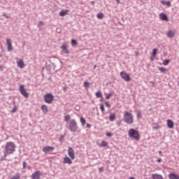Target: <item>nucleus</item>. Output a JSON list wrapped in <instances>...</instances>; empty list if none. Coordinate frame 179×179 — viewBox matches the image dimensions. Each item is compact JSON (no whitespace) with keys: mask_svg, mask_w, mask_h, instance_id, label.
Here are the masks:
<instances>
[{"mask_svg":"<svg viewBox=\"0 0 179 179\" xmlns=\"http://www.w3.org/2000/svg\"><path fill=\"white\" fill-rule=\"evenodd\" d=\"M15 149H16V145L13 142H7L5 146V156L12 155L15 152Z\"/></svg>","mask_w":179,"mask_h":179,"instance_id":"1","label":"nucleus"},{"mask_svg":"<svg viewBox=\"0 0 179 179\" xmlns=\"http://www.w3.org/2000/svg\"><path fill=\"white\" fill-rule=\"evenodd\" d=\"M124 122L127 124L128 125H131V124H134V115L132 113L124 111Z\"/></svg>","mask_w":179,"mask_h":179,"instance_id":"2","label":"nucleus"},{"mask_svg":"<svg viewBox=\"0 0 179 179\" xmlns=\"http://www.w3.org/2000/svg\"><path fill=\"white\" fill-rule=\"evenodd\" d=\"M128 135L129 138H131V139H134V141H139V139H141V135L139 134V131L134 129H130L128 131Z\"/></svg>","mask_w":179,"mask_h":179,"instance_id":"3","label":"nucleus"},{"mask_svg":"<svg viewBox=\"0 0 179 179\" xmlns=\"http://www.w3.org/2000/svg\"><path fill=\"white\" fill-rule=\"evenodd\" d=\"M44 101L48 104H51L54 101V95L52 94L48 93L43 96Z\"/></svg>","mask_w":179,"mask_h":179,"instance_id":"4","label":"nucleus"},{"mask_svg":"<svg viewBox=\"0 0 179 179\" xmlns=\"http://www.w3.org/2000/svg\"><path fill=\"white\" fill-rule=\"evenodd\" d=\"M69 129L71 132H76L78 131V124H76V121L75 120H71L69 124Z\"/></svg>","mask_w":179,"mask_h":179,"instance_id":"5","label":"nucleus"},{"mask_svg":"<svg viewBox=\"0 0 179 179\" xmlns=\"http://www.w3.org/2000/svg\"><path fill=\"white\" fill-rule=\"evenodd\" d=\"M120 76L123 80H125V82H129L131 80V77L129 76V74L127 73L125 71H121L120 72Z\"/></svg>","mask_w":179,"mask_h":179,"instance_id":"6","label":"nucleus"},{"mask_svg":"<svg viewBox=\"0 0 179 179\" xmlns=\"http://www.w3.org/2000/svg\"><path fill=\"white\" fill-rule=\"evenodd\" d=\"M20 92L21 94L24 96V97H26L27 99V97H29V93H27V91H26V88H24V85H20Z\"/></svg>","mask_w":179,"mask_h":179,"instance_id":"7","label":"nucleus"},{"mask_svg":"<svg viewBox=\"0 0 179 179\" xmlns=\"http://www.w3.org/2000/svg\"><path fill=\"white\" fill-rule=\"evenodd\" d=\"M7 50L9 52L13 51V47L12 46V41L10 39H6Z\"/></svg>","mask_w":179,"mask_h":179,"instance_id":"8","label":"nucleus"},{"mask_svg":"<svg viewBox=\"0 0 179 179\" xmlns=\"http://www.w3.org/2000/svg\"><path fill=\"white\" fill-rule=\"evenodd\" d=\"M68 155L71 160L75 159V152L73 151V148L69 147L68 150Z\"/></svg>","mask_w":179,"mask_h":179,"instance_id":"9","label":"nucleus"},{"mask_svg":"<svg viewBox=\"0 0 179 179\" xmlns=\"http://www.w3.org/2000/svg\"><path fill=\"white\" fill-rule=\"evenodd\" d=\"M54 149H55L54 147L47 145L43 147V152H44V153H48V152H52Z\"/></svg>","mask_w":179,"mask_h":179,"instance_id":"10","label":"nucleus"},{"mask_svg":"<svg viewBox=\"0 0 179 179\" xmlns=\"http://www.w3.org/2000/svg\"><path fill=\"white\" fill-rule=\"evenodd\" d=\"M166 125L169 129H173V128H174V122H173L171 120H167Z\"/></svg>","mask_w":179,"mask_h":179,"instance_id":"11","label":"nucleus"},{"mask_svg":"<svg viewBox=\"0 0 179 179\" xmlns=\"http://www.w3.org/2000/svg\"><path fill=\"white\" fill-rule=\"evenodd\" d=\"M40 176H41V172L37 171L32 174L31 179H40Z\"/></svg>","mask_w":179,"mask_h":179,"instance_id":"12","label":"nucleus"},{"mask_svg":"<svg viewBox=\"0 0 179 179\" xmlns=\"http://www.w3.org/2000/svg\"><path fill=\"white\" fill-rule=\"evenodd\" d=\"M17 65L18 68L23 69V68H24V62H23V59H20L17 61Z\"/></svg>","mask_w":179,"mask_h":179,"instance_id":"13","label":"nucleus"},{"mask_svg":"<svg viewBox=\"0 0 179 179\" xmlns=\"http://www.w3.org/2000/svg\"><path fill=\"white\" fill-rule=\"evenodd\" d=\"M159 19L164 20V22H169V17L165 13H161L159 14Z\"/></svg>","mask_w":179,"mask_h":179,"instance_id":"14","label":"nucleus"},{"mask_svg":"<svg viewBox=\"0 0 179 179\" xmlns=\"http://www.w3.org/2000/svg\"><path fill=\"white\" fill-rule=\"evenodd\" d=\"M166 36L169 38H171L174 37V36H176V32L173 30L168 31L166 32Z\"/></svg>","mask_w":179,"mask_h":179,"instance_id":"15","label":"nucleus"},{"mask_svg":"<svg viewBox=\"0 0 179 179\" xmlns=\"http://www.w3.org/2000/svg\"><path fill=\"white\" fill-rule=\"evenodd\" d=\"M64 164H71L72 163V159L68 157H65L63 160Z\"/></svg>","mask_w":179,"mask_h":179,"instance_id":"16","label":"nucleus"},{"mask_svg":"<svg viewBox=\"0 0 179 179\" xmlns=\"http://www.w3.org/2000/svg\"><path fill=\"white\" fill-rule=\"evenodd\" d=\"M108 143L105 141H102L101 143H97V145L99 146V148H106V146H108Z\"/></svg>","mask_w":179,"mask_h":179,"instance_id":"17","label":"nucleus"},{"mask_svg":"<svg viewBox=\"0 0 179 179\" xmlns=\"http://www.w3.org/2000/svg\"><path fill=\"white\" fill-rule=\"evenodd\" d=\"M169 178L170 179H179V176L178 174H176V173H170L169 175Z\"/></svg>","mask_w":179,"mask_h":179,"instance_id":"18","label":"nucleus"},{"mask_svg":"<svg viewBox=\"0 0 179 179\" xmlns=\"http://www.w3.org/2000/svg\"><path fill=\"white\" fill-rule=\"evenodd\" d=\"M41 108L43 113H44V114H47V113H48V108L47 107L46 105H42Z\"/></svg>","mask_w":179,"mask_h":179,"instance_id":"19","label":"nucleus"},{"mask_svg":"<svg viewBox=\"0 0 179 179\" xmlns=\"http://www.w3.org/2000/svg\"><path fill=\"white\" fill-rule=\"evenodd\" d=\"M61 49L62 50V51H64V52H65L66 54H69V51L68 50V48H66L65 44H63L61 46Z\"/></svg>","mask_w":179,"mask_h":179,"instance_id":"20","label":"nucleus"},{"mask_svg":"<svg viewBox=\"0 0 179 179\" xmlns=\"http://www.w3.org/2000/svg\"><path fill=\"white\" fill-rule=\"evenodd\" d=\"M152 179H163V176L159 174H152Z\"/></svg>","mask_w":179,"mask_h":179,"instance_id":"21","label":"nucleus"},{"mask_svg":"<svg viewBox=\"0 0 179 179\" xmlns=\"http://www.w3.org/2000/svg\"><path fill=\"white\" fill-rule=\"evenodd\" d=\"M69 12V10H62L60 13H59V16H65L66 15H68V13Z\"/></svg>","mask_w":179,"mask_h":179,"instance_id":"22","label":"nucleus"},{"mask_svg":"<svg viewBox=\"0 0 179 179\" xmlns=\"http://www.w3.org/2000/svg\"><path fill=\"white\" fill-rule=\"evenodd\" d=\"M161 3L162 5H166V6H168V8H170V6H171V3L170 1H162L161 2Z\"/></svg>","mask_w":179,"mask_h":179,"instance_id":"23","label":"nucleus"},{"mask_svg":"<svg viewBox=\"0 0 179 179\" xmlns=\"http://www.w3.org/2000/svg\"><path fill=\"white\" fill-rule=\"evenodd\" d=\"M110 121H114L115 120V113H110L109 116Z\"/></svg>","mask_w":179,"mask_h":179,"instance_id":"24","label":"nucleus"},{"mask_svg":"<svg viewBox=\"0 0 179 179\" xmlns=\"http://www.w3.org/2000/svg\"><path fill=\"white\" fill-rule=\"evenodd\" d=\"M159 71L162 72V73H164L165 72H167V70L164 67H159Z\"/></svg>","mask_w":179,"mask_h":179,"instance_id":"25","label":"nucleus"},{"mask_svg":"<svg viewBox=\"0 0 179 179\" xmlns=\"http://www.w3.org/2000/svg\"><path fill=\"white\" fill-rule=\"evenodd\" d=\"M95 96L97 98H100L103 96V94H101V92L99 91V92H96Z\"/></svg>","mask_w":179,"mask_h":179,"instance_id":"26","label":"nucleus"},{"mask_svg":"<svg viewBox=\"0 0 179 179\" xmlns=\"http://www.w3.org/2000/svg\"><path fill=\"white\" fill-rule=\"evenodd\" d=\"M80 120L83 127H85V124H86V120H85L83 117H80Z\"/></svg>","mask_w":179,"mask_h":179,"instance_id":"27","label":"nucleus"},{"mask_svg":"<svg viewBox=\"0 0 179 179\" xmlns=\"http://www.w3.org/2000/svg\"><path fill=\"white\" fill-rule=\"evenodd\" d=\"M103 17H104V14L99 13L97 14V18L98 19H103Z\"/></svg>","mask_w":179,"mask_h":179,"instance_id":"28","label":"nucleus"},{"mask_svg":"<svg viewBox=\"0 0 179 179\" xmlns=\"http://www.w3.org/2000/svg\"><path fill=\"white\" fill-rule=\"evenodd\" d=\"M157 51H158V50H157V48L153 49L152 53L151 55H152V56H154V57H156V55H157Z\"/></svg>","mask_w":179,"mask_h":179,"instance_id":"29","label":"nucleus"},{"mask_svg":"<svg viewBox=\"0 0 179 179\" xmlns=\"http://www.w3.org/2000/svg\"><path fill=\"white\" fill-rule=\"evenodd\" d=\"M69 120H71V115H67L66 116H64V121L66 122L68 121H69Z\"/></svg>","mask_w":179,"mask_h":179,"instance_id":"30","label":"nucleus"},{"mask_svg":"<svg viewBox=\"0 0 179 179\" xmlns=\"http://www.w3.org/2000/svg\"><path fill=\"white\" fill-rule=\"evenodd\" d=\"M10 179H20V175L16 174V175L13 176V177H11Z\"/></svg>","mask_w":179,"mask_h":179,"instance_id":"31","label":"nucleus"},{"mask_svg":"<svg viewBox=\"0 0 179 179\" xmlns=\"http://www.w3.org/2000/svg\"><path fill=\"white\" fill-rule=\"evenodd\" d=\"M71 45H78V42L75 39L71 40Z\"/></svg>","mask_w":179,"mask_h":179,"instance_id":"32","label":"nucleus"},{"mask_svg":"<svg viewBox=\"0 0 179 179\" xmlns=\"http://www.w3.org/2000/svg\"><path fill=\"white\" fill-rule=\"evenodd\" d=\"M85 87H90V83L89 82H84Z\"/></svg>","mask_w":179,"mask_h":179,"instance_id":"33","label":"nucleus"},{"mask_svg":"<svg viewBox=\"0 0 179 179\" xmlns=\"http://www.w3.org/2000/svg\"><path fill=\"white\" fill-rule=\"evenodd\" d=\"M100 110L102 113H104V111H106V109L104 108V105H101L100 106Z\"/></svg>","mask_w":179,"mask_h":179,"instance_id":"34","label":"nucleus"},{"mask_svg":"<svg viewBox=\"0 0 179 179\" xmlns=\"http://www.w3.org/2000/svg\"><path fill=\"white\" fill-rule=\"evenodd\" d=\"M169 63H170V60H164L163 62V64L165 66L169 65Z\"/></svg>","mask_w":179,"mask_h":179,"instance_id":"35","label":"nucleus"},{"mask_svg":"<svg viewBox=\"0 0 179 179\" xmlns=\"http://www.w3.org/2000/svg\"><path fill=\"white\" fill-rule=\"evenodd\" d=\"M111 96H113V94L111 93L106 94V100H108L110 97H111Z\"/></svg>","mask_w":179,"mask_h":179,"instance_id":"36","label":"nucleus"},{"mask_svg":"<svg viewBox=\"0 0 179 179\" xmlns=\"http://www.w3.org/2000/svg\"><path fill=\"white\" fill-rule=\"evenodd\" d=\"M16 111H17V106H14L11 113H16Z\"/></svg>","mask_w":179,"mask_h":179,"instance_id":"37","label":"nucleus"},{"mask_svg":"<svg viewBox=\"0 0 179 179\" xmlns=\"http://www.w3.org/2000/svg\"><path fill=\"white\" fill-rule=\"evenodd\" d=\"M155 58H156V56H153L152 55H151L150 57V59L151 61H155Z\"/></svg>","mask_w":179,"mask_h":179,"instance_id":"38","label":"nucleus"},{"mask_svg":"<svg viewBox=\"0 0 179 179\" xmlns=\"http://www.w3.org/2000/svg\"><path fill=\"white\" fill-rule=\"evenodd\" d=\"M152 128L153 129H159V125L155 124Z\"/></svg>","mask_w":179,"mask_h":179,"instance_id":"39","label":"nucleus"},{"mask_svg":"<svg viewBox=\"0 0 179 179\" xmlns=\"http://www.w3.org/2000/svg\"><path fill=\"white\" fill-rule=\"evenodd\" d=\"M106 136H108V137H111V136H113V133H111V132H109V133H107L106 134Z\"/></svg>","mask_w":179,"mask_h":179,"instance_id":"40","label":"nucleus"},{"mask_svg":"<svg viewBox=\"0 0 179 179\" xmlns=\"http://www.w3.org/2000/svg\"><path fill=\"white\" fill-rule=\"evenodd\" d=\"M105 104H106V106L108 108H110V107H111V105H110L109 104V103L108 102H105Z\"/></svg>","mask_w":179,"mask_h":179,"instance_id":"41","label":"nucleus"},{"mask_svg":"<svg viewBox=\"0 0 179 179\" xmlns=\"http://www.w3.org/2000/svg\"><path fill=\"white\" fill-rule=\"evenodd\" d=\"M141 111L137 112V118H141Z\"/></svg>","mask_w":179,"mask_h":179,"instance_id":"42","label":"nucleus"},{"mask_svg":"<svg viewBox=\"0 0 179 179\" xmlns=\"http://www.w3.org/2000/svg\"><path fill=\"white\" fill-rule=\"evenodd\" d=\"M99 173H103V171H104V169L103 167L99 168Z\"/></svg>","mask_w":179,"mask_h":179,"instance_id":"43","label":"nucleus"},{"mask_svg":"<svg viewBox=\"0 0 179 179\" xmlns=\"http://www.w3.org/2000/svg\"><path fill=\"white\" fill-rule=\"evenodd\" d=\"M87 128H92V124L87 123Z\"/></svg>","mask_w":179,"mask_h":179,"instance_id":"44","label":"nucleus"},{"mask_svg":"<svg viewBox=\"0 0 179 179\" xmlns=\"http://www.w3.org/2000/svg\"><path fill=\"white\" fill-rule=\"evenodd\" d=\"M26 165H27L26 162H23V169H26Z\"/></svg>","mask_w":179,"mask_h":179,"instance_id":"45","label":"nucleus"},{"mask_svg":"<svg viewBox=\"0 0 179 179\" xmlns=\"http://www.w3.org/2000/svg\"><path fill=\"white\" fill-rule=\"evenodd\" d=\"M0 71H3V66H0Z\"/></svg>","mask_w":179,"mask_h":179,"instance_id":"46","label":"nucleus"},{"mask_svg":"<svg viewBox=\"0 0 179 179\" xmlns=\"http://www.w3.org/2000/svg\"><path fill=\"white\" fill-rule=\"evenodd\" d=\"M43 22H40L38 24V26H43Z\"/></svg>","mask_w":179,"mask_h":179,"instance_id":"47","label":"nucleus"},{"mask_svg":"<svg viewBox=\"0 0 179 179\" xmlns=\"http://www.w3.org/2000/svg\"><path fill=\"white\" fill-rule=\"evenodd\" d=\"M157 162H158V163H162V159H158Z\"/></svg>","mask_w":179,"mask_h":179,"instance_id":"48","label":"nucleus"},{"mask_svg":"<svg viewBox=\"0 0 179 179\" xmlns=\"http://www.w3.org/2000/svg\"><path fill=\"white\" fill-rule=\"evenodd\" d=\"M136 55H139V52H136Z\"/></svg>","mask_w":179,"mask_h":179,"instance_id":"49","label":"nucleus"},{"mask_svg":"<svg viewBox=\"0 0 179 179\" xmlns=\"http://www.w3.org/2000/svg\"><path fill=\"white\" fill-rule=\"evenodd\" d=\"M96 68H97V65H95V66H94V69H96Z\"/></svg>","mask_w":179,"mask_h":179,"instance_id":"50","label":"nucleus"},{"mask_svg":"<svg viewBox=\"0 0 179 179\" xmlns=\"http://www.w3.org/2000/svg\"><path fill=\"white\" fill-rule=\"evenodd\" d=\"M91 3H92V5H94V1H92Z\"/></svg>","mask_w":179,"mask_h":179,"instance_id":"51","label":"nucleus"},{"mask_svg":"<svg viewBox=\"0 0 179 179\" xmlns=\"http://www.w3.org/2000/svg\"><path fill=\"white\" fill-rule=\"evenodd\" d=\"M64 90H66V87H64Z\"/></svg>","mask_w":179,"mask_h":179,"instance_id":"52","label":"nucleus"},{"mask_svg":"<svg viewBox=\"0 0 179 179\" xmlns=\"http://www.w3.org/2000/svg\"><path fill=\"white\" fill-rule=\"evenodd\" d=\"M159 155H162V151H159Z\"/></svg>","mask_w":179,"mask_h":179,"instance_id":"53","label":"nucleus"},{"mask_svg":"<svg viewBox=\"0 0 179 179\" xmlns=\"http://www.w3.org/2000/svg\"><path fill=\"white\" fill-rule=\"evenodd\" d=\"M117 3H120V0H117Z\"/></svg>","mask_w":179,"mask_h":179,"instance_id":"54","label":"nucleus"},{"mask_svg":"<svg viewBox=\"0 0 179 179\" xmlns=\"http://www.w3.org/2000/svg\"><path fill=\"white\" fill-rule=\"evenodd\" d=\"M178 2H179V0H178Z\"/></svg>","mask_w":179,"mask_h":179,"instance_id":"55","label":"nucleus"}]
</instances>
